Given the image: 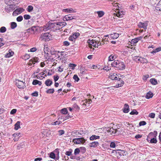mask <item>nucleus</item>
<instances>
[{
    "instance_id": "1",
    "label": "nucleus",
    "mask_w": 161,
    "mask_h": 161,
    "mask_svg": "<svg viewBox=\"0 0 161 161\" xmlns=\"http://www.w3.org/2000/svg\"><path fill=\"white\" fill-rule=\"evenodd\" d=\"M112 153H115L117 158L120 159L122 160L124 158L123 157L126 156L127 154L126 151L121 150H113Z\"/></svg>"
},
{
    "instance_id": "2",
    "label": "nucleus",
    "mask_w": 161,
    "mask_h": 161,
    "mask_svg": "<svg viewBox=\"0 0 161 161\" xmlns=\"http://www.w3.org/2000/svg\"><path fill=\"white\" fill-rule=\"evenodd\" d=\"M52 39V36L50 34L47 32L42 34L40 38V40L45 41H49Z\"/></svg>"
},
{
    "instance_id": "3",
    "label": "nucleus",
    "mask_w": 161,
    "mask_h": 161,
    "mask_svg": "<svg viewBox=\"0 0 161 161\" xmlns=\"http://www.w3.org/2000/svg\"><path fill=\"white\" fill-rule=\"evenodd\" d=\"M66 24V23L64 22L54 23V28L53 30H59L64 26Z\"/></svg>"
},
{
    "instance_id": "4",
    "label": "nucleus",
    "mask_w": 161,
    "mask_h": 161,
    "mask_svg": "<svg viewBox=\"0 0 161 161\" xmlns=\"http://www.w3.org/2000/svg\"><path fill=\"white\" fill-rule=\"evenodd\" d=\"M87 42L88 43L89 47L91 48H92V47H98V43L97 44V42L95 40H89L87 41Z\"/></svg>"
},
{
    "instance_id": "5",
    "label": "nucleus",
    "mask_w": 161,
    "mask_h": 161,
    "mask_svg": "<svg viewBox=\"0 0 161 161\" xmlns=\"http://www.w3.org/2000/svg\"><path fill=\"white\" fill-rule=\"evenodd\" d=\"M43 30L46 31L52 28L53 30L54 28V23H48L46 25L43 26Z\"/></svg>"
},
{
    "instance_id": "6",
    "label": "nucleus",
    "mask_w": 161,
    "mask_h": 161,
    "mask_svg": "<svg viewBox=\"0 0 161 161\" xmlns=\"http://www.w3.org/2000/svg\"><path fill=\"white\" fill-rule=\"evenodd\" d=\"M72 142L76 144H83L85 142L86 140L83 138H80L73 139Z\"/></svg>"
},
{
    "instance_id": "7",
    "label": "nucleus",
    "mask_w": 161,
    "mask_h": 161,
    "mask_svg": "<svg viewBox=\"0 0 161 161\" xmlns=\"http://www.w3.org/2000/svg\"><path fill=\"white\" fill-rule=\"evenodd\" d=\"M106 130L107 132L109 133L110 134H115L117 131L116 129H114L113 127H109L106 128Z\"/></svg>"
},
{
    "instance_id": "8",
    "label": "nucleus",
    "mask_w": 161,
    "mask_h": 161,
    "mask_svg": "<svg viewBox=\"0 0 161 161\" xmlns=\"http://www.w3.org/2000/svg\"><path fill=\"white\" fill-rule=\"evenodd\" d=\"M24 11V9L22 8H17L15 10L13 13V15L15 16L20 14Z\"/></svg>"
},
{
    "instance_id": "9",
    "label": "nucleus",
    "mask_w": 161,
    "mask_h": 161,
    "mask_svg": "<svg viewBox=\"0 0 161 161\" xmlns=\"http://www.w3.org/2000/svg\"><path fill=\"white\" fill-rule=\"evenodd\" d=\"M73 19H75V17L71 14L66 15L63 18L64 21H69Z\"/></svg>"
},
{
    "instance_id": "10",
    "label": "nucleus",
    "mask_w": 161,
    "mask_h": 161,
    "mask_svg": "<svg viewBox=\"0 0 161 161\" xmlns=\"http://www.w3.org/2000/svg\"><path fill=\"white\" fill-rule=\"evenodd\" d=\"M147 22L146 21L144 23L142 22H139L138 24V26L139 28H143L145 30H146L147 28Z\"/></svg>"
},
{
    "instance_id": "11",
    "label": "nucleus",
    "mask_w": 161,
    "mask_h": 161,
    "mask_svg": "<svg viewBox=\"0 0 161 161\" xmlns=\"http://www.w3.org/2000/svg\"><path fill=\"white\" fill-rule=\"evenodd\" d=\"M16 85L19 88H23L25 85V82L23 81H19V80H17L16 81Z\"/></svg>"
},
{
    "instance_id": "12",
    "label": "nucleus",
    "mask_w": 161,
    "mask_h": 161,
    "mask_svg": "<svg viewBox=\"0 0 161 161\" xmlns=\"http://www.w3.org/2000/svg\"><path fill=\"white\" fill-rule=\"evenodd\" d=\"M37 28L36 26H33L31 28L27 30V31L25 33L27 35L29 32H31V33L34 34L37 31Z\"/></svg>"
},
{
    "instance_id": "13",
    "label": "nucleus",
    "mask_w": 161,
    "mask_h": 161,
    "mask_svg": "<svg viewBox=\"0 0 161 161\" xmlns=\"http://www.w3.org/2000/svg\"><path fill=\"white\" fill-rule=\"evenodd\" d=\"M39 59L37 58H31L28 63V64L29 66H31L32 64H34L36 63L37 62Z\"/></svg>"
},
{
    "instance_id": "14",
    "label": "nucleus",
    "mask_w": 161,
    "mask_h": 161,
    "mask_svg": "<svg viewBox=\"0 0 161 161\" xmlns=\"http://www.w3.org/2000/svg\"><path fill=\"white\" fill-rule=\"evenodd\" d=\"M142 36H140L136 38L131 40L130 43L132 44L135 45L138 42V41L140 40L141 39H142Z\"/></svg>"
},
{
    "instance_id": "15",
    "label": "nucleus",
    "mask_w": 161,
    "mask_h": 161,
    "mask_svg": "<svg viewBox=\"0 0 161 161\" xmlns=\"http://www.w3.org/2000/svg\"><path fill=\"white\" fill-rule=\"evenodd\" d=\"M49 130L47 129H43L41 133L42 137H46L49 135L48 133Z\"/></svg>"
},
{
    "instance_id": "16",
    "label": "nucleus",
    "mask_w": 161,
    "mask_h": 161,
    "mask_svg": "<svg viewBox=\"0 0 161 161\" xmlns=\"http://www.w3.org/2000/svg\"><path fill=\"white\" fill-rule=\"evenodd\" d=\"M118 82L116 86V87H119L121 86L124 84V82L120 78H118Z\"/></svg>"
},
{
    "instance_id": "17",
    "label": "nucleus",
    "mask_w": 161,
    "mask_h": 161,
    "mask_svg": "<svg viewBox=\"0 0 161 161\" xmlns=\"http://www.w3.org/2000/svg\"><path fill=\"white\" fill-rule=\"evenodd\" d=\"M156 10L159 12H161V1H159L156 6Z\"/></svg>"
},
{
    "instance_id": "18",
    "label": "nucleus",
    "mask_w": 161,
    "mask_h": 161,
    "mask_svg": "<svg viewBox=\"0 0 161 161\" xmlns=\"http://www.w3.org/2000/svg\"><path fill=\"white\" fill-rule=\"evenodd\" d=\"M125 66L124 63L123 62H120L118 68L120 70H123L125 69Z\"/></svg>"
},
{
    "instance_id": "19",
    "label": "nucleus",
    "mask_w": 161,
    "mask_h": 161,
    "mask_svg": "<svg viewBox=\"0 0 161 161\" xmlns=\"http://www.w3.org/2000/svg\"><path fill=\"white\" fill-rule=\"evenodd\" d=\"M99 145V143L97 142H92L89 144V146L91 147H97Z\"/></svg>"
},
{
    "instance_id": "20",
    "label": "nucleus",
    "mask_w": 161,
    "mask_h": 161,
    "mask_svg": "<svg viewBox=\"0 0 161 161\" xmlns=\"http://www.w3.org/2000/svg\"><path fill=\"white\" fill-rule=\"evenodd\" d=\"M109 77L110 79L113 80H117L118 79L117 77V74L115 73L110 74Z\"/></svg>"
},
{
    "instance_id": "21",
    "label": "nucleus",
    "mask_w": 161,
    "mask_h": 161,
    "mask_svg": "<svg viewBox=\"0 0 161 161\" xmlns=\"http://www.w3.org/2000/svg\"><path fill=\"white\" fill-rule=\"evenodd\" d=\"M119 62L120 61L118 60H115L113 62L111 63V64L113 67H118Z\"/></svg>"
},
{
    "instance_id": "22",
    "label": "nucleus",
    "mask_w": 161,
    "mask_h": 161,
    "mask_svg": "<svg viewBox=\"0 0 161 161\" xmlns=\"http://www.w3.org/2000/svg\"><path fill=\"white\" fill-rule=\"evenodd\" d=\"M117 58V56L115 54H113L111 55L108 57V61H114Z\"/></svg>"
},
{
    "instance_id": "23",
    "label": "nucleus",
    "mask_w": 161,
    "mask_h": 161,
    "mask_svg": "<svg viewBox=\"0 0 161 161\" xmlns=\"http://www.w3.org/2000/svg\"><path fill=\"white\" fill-rule=\"evenodd\" d=\"M129 107L128 105L127 104H125L123 109V112L125 113H127L129 111Z\"/></svg>"
},
{
    "instance_id": "24",
    "label": "nucleus",
    "mask_w": 161,
    "mask_h": 161,
    "mask_svg": "<svg viewBox=\"0 0 161 161\" xmlns=\"http://www.w3.org/2000/svg\"><path fill=\"white\" fill-rule=\"evenodd\" d=\"M14 52L11 50V49H10L8 51V53H7L6 55L5 56V57L6 58H9L14 55Z\"/></svg>"
},
{
    "instance_id": "25",
    "label": "nucleus",
    "mask_w": 161,
    "mask_h": 161,
    "mask_svg": "<svg viewBox=\"0 0 161 161\" xmlns=\"http://www.w3.org/2000/svg\"><path fill=\"white\" fill-rule=\"evenodd\" d=\"M62 11L64 12H67L68 13H69L75 12L73 10V9L71 8L64 9H63Z\"/></svg>"
},
{
    "instance_id": "26",
    "label": "nucleus",
    "mask_w": 161,
    "mask_h": 161,
    "mask_svg": "<svg viewBox=\"0 0 161 161\" xmlns=\"http://www.w3.org/2000/svg\"><path fill=\"white\" fill-rule=\"evenodd\" d=\"M21 122L20 121H18L14 125V129L15 130H17L19 129L20 128V125Z\"/></svg>"
},
{
    "instance_id": "27",
    "label": "nucleus",
    "mask_w": 161,
    "mask_h": 161,
    "mask_svg": "<svg viewBox=\"0 0 161 161\" xmlns=\"http://www.w3.org/2000/svg\"><path fill=\"white\" fill-rule=\"evenodd\" d=\"M114 15H116L117 17L119 18L122 17L124 15L123 13V12L122 11L120 12H117L116 13L114 14Z\"/></svg>"
},
{
    "instance_id": "28",
    "label": "nucleus",
    "mask_w": 161,
    "mask_h": 161,
    "mask_svg": "<svg viewBox=\"0 0 161 161\" xmlns=\"http://www.w3.org/2000/svg\"><path fill=\"white\" fill-rule=\"evenodd\" d=\"M153 95V93L152 92L149 91L147 93L145 97L146 98L148 99L152 97Z\"/></svg>"
},
{
    "instance_id": "29",
    "label": "nucleus",
    "mask_w": 161,
    "mask_h": 161,
    "mask_svg": "<svg viewBox=\"0 0 161 161\" xmlns=\"http://www.w3.org/2000/svg\"><path fill=\"white\" fill-rule=\"evenodd\" d=\"M52 83L53 82L49 79L47 80L45 82V84L47 86H50Z\"/></svg>"
},
{
    "instance_id": "30",
    "label": "nucleus",
    "mask_w": 161,
    "mask_h": 161,
    "mask_svg": "<svg viewBox=\"0 0 161 161\" xmlns=\"http://www.w3.org/2000/svg\"><path fill=\"white\" fill-rule=\"evenodd\" d=\"M150 82L153 85H156L158 83L157 80L154 78L150 79Z\"/></svg>"
},
{
    "instance_id": "31",
    "label": "nucleus",
    "mask_w": 161,
    "mask_h": 161,
    "mask_svg": "<svg viewBox=\"0 0 161 161\" xmlns=\"http://www.w3.org/2000/svg\"><path fill=\"white\" fill-rule=\"evenodd\" d=\"M99 138L100 136H99L93 135L91 137H90V140L92 141L94 140L99 139Z\"/></svg>"
},
{
    "instance_id": "32",
    "label": "nucleus",
    "mask_w": 161,
    "mask_h": 161,
    "mask_svg": "<svg viewBox=\"0 0 161 161\" xmlns=\"http://www.w3.org/2000/svg\"><path fill=\"white\" fill-rule=\"evenodd\" d=\"M119 34L118 33H114L110 35V37L113 39H117L119 36Z\"/></svg>"
},
{
    "instance_id": "33",
    "label": "nucleus",
    "mask_w": 161,
    "mask_h": 161,
    "mask_svg": "<svg viewBox=\"0 0 161 161\" xmlns=\"http://www.w3.org/2000/svg\"><path fill=\"white\" fill-rule=\"evenodd\" d=\"M97 13L98 14V16L99 17H102L104 14V12L103 11H97Z\"/></svg>"
},
{
    "instance_id": "34",
    "label": "nucleus",
    "mask_w": 161,
    "mask_h": 161,
    "mask_svg": "<svg viewBox=\"0 0 161 161\" xmlns=\"http://www.w3.org/2000/svg\"><path fill=\"white\" fill-rule=\"evenodd\" d=\"M17 26L16 23L15 22H12L11 24V27L12 29H14L16 28Z\"/></svg>"
},
{
    "instance_id": "35",
    "label": "nucleus",
    "mask_w": 161,
    "mask_h": 161,
    "mask_svg": "<svg viewBox=\"0 0 161 161\" xmlns=\"http://www.w3.org/2000/svg\"><path fill=\"white\" fill-rule=\"evenodd\" d=\"M140 62L142 63H145L147 62V60L145 58L141 57Z\"/></svg>"
},
{
    "instance_id": "36",
    "label": "nucleus",
    "mask_w": 161,
    "mask_h": 161,
    "mask_svg": "<svg viewBox=\"0 0 161 161\" xmlns=\"http://www.w3.org/2000/svg\"><path fill=\"white\" fill-rule=\"evenodd\" d=\"M72 116L68 115L66 116H62L61 119H63L64 121L71 118Z\"/></svg>"
},
{
    "instance_id": "37",
    "label": "nucleus",
    "mask_w": 161,
    "mask_h": 161,
    "mask_svg": "<svg viewBox=\"0 0 161 161\" xmlns=\"http://www.w3.org/2000/svg\"><path fill=\"white\" fill-rule=\"evenodd\" d=\"M61 112L62 114H67V113L68 112V111H67V110L66 108H64L62 109L61 110Z\"/></svg>"
},
{
    "instance_id": "38",
    "label": "nucleus",
    "mask_w": 161,
    "mask_h": 161,
    "mask_svg": "<svg viewBox=\"0 0 161 161\" xmlns=\"http://www.w3.org/2000/svg\"><path fill=\"white\" fill-rule=\"evenodd\" d=\"M54 91V90L53 89H49L46 91V93H53Z\"/></svg>"
},
{
    "instance_id": "39",
    "label": "nucleus",
    "mask_w": 161,
    "mask_h": 161,
    "mask_svg": "<svg viewBox=\"0 0 161 161\" xmlns=\"http://www.w3.org/2000/svg\"><path fill=\"white\" fill-rule=\"evenodd\" d=\"M33 8L32 6L29 5L28 6L27 9L29 12H31L33 10Z\"/></svg>"
},
{
    "instance_id": "40",
    "label": "nucleus",
    "mask_w": 161,
    "mask_h": 161,
    "mask_svg": "<svg viewBox=\"0 0 161 161\" xmlns=\"http://www.w3.org/2000/svg\"><path fill=\"white\" fill-rule=\"evenodd\" d=\"M46 48H47V47H44V52H45L44 56H45V58L46 59H47L49 57V54H48V52H47L45 51Z\"/></svg>"
},
{
    "instance_id": "41",
    "label": "nucleus",
    "mask_w": 161,
    "mask_h": 161,
    "mask_svg": "<svg viewBox=\"0 0 161 161\" xmlns=\"http://www.w3.org/2000/svg\"><path fill=\"white\" fill-rule=\"evenodd\" d=\"M138 113V112L136 109H134L130 113V114L131 115L137 114Z\"/></svg>"
},
{
    "instance_id": "42",
    "label": "nucleus",
    "mask_w": 161,
    "mask_h": 161,
    "mask_svg": "<svg viewBox=\"0 0 161 161\" xmlns=\"http://www.w3.org/2000/svg\"><path fill=\"white\" fill-rule=\"evenodd\" d=\"M150 142L151 143H156L157 142V141L156 138H153L151 139Z\"/></svg>"
},
{
    "instance_id": "43",
    "label": "nucleus",
    "mask_w": 161,
    "mask_h": 161,
    "mask_svg": "<svg viewBox=\"0 0 161 161\" xmlns=\"http://www.w3.org/2000/svg\"><path fill=\"white\" fill-rule=\"evenodd\" d=\"M30 57L29 55L27 54H25L23 57V58L25 60L28 59Z\"/></svg>"
},
{
    "instance_id": "44",
    "label": "nucleus",
    "mask_w": 161,
    "mask_h": 161,
    "mask_svg": "<svg viewBox=\"0 0 161 161\" xmlns=\"http://www.w3.org/2000/svg\"><path fill=\"white\" fill-rule=\"evenodd\" d=\"M6 30V28L4 26L1 27L0 29V32L2 33H4L5 32Z\"/></svg>"
},
{
    "instance_id": "45",
    "label": "nucleus",
    "mask_w": 161,
    "mask_h": 161,
    "mask_svg": "<svg viewBox=\"0 0 161 161\" xmlns=\"http://www.w3.org/2000/svg\"><path fill=\"white\" fill-rule=\"evenodd\" d=\"M141 57H139L138 56H136L134 57V59L136 62H140V59Z\"/></svg>"
},
{
    "instance_id": "46",
    "label": "nucleus",
    "mask_w": 161,
    "mask_h": 161,
    "mask_svg": "<svg viewBox=\"0 0 161 161\" xmlns=\"http://www.w3.org/2000/svg\"><path fill=\"white\" fill-rule=\"evenodd\" d=\"M69 66L70 67L71 69H74L75 67L76 66V65L74 64H70Z\"/></svg>"
},
{
    "instance_id": "47",
    "label": "nucleus",
    "mask_w": 161,
    "mask_h": 161,
    "mask_svg": "<svg viewBox=\"0 0 161 161\" xmlns=\"http://www.w3.org/2000/svg\"><path fill=\"white\" fill-rule=\"evenodd\" d=\"M50 157L52 158H55V154L53 152H51L50 153Z\"/></svg>"
},
{
    "instance_id": "48",
    "label": "nucleus",
    "mask_w": 161,
    "mask_h": 161,
    "mask_svg": "<svg viewBox=\"0 0 161 161\" xmlns=\"http://www.w3.org/2000/svg\"><path fill=\"white\" fill-rule=\"evenodd\" d=\"M31 16L28 14H25L24 16V18L25 19H29L31 18Z\"/></svg>"
},
{
    "instance_id": "49",
    "label": "nucleus",
    "mask_w": 161,
    "mask_h": 161,
    "mask_svg": "<svg viewBox=\"0 0 161 161\" xmlns=\"http://www.w3.org/2000/svg\"><path fill=\"white\" fill-rule=\"evenodd\" d=\"M23 18L22 16H20L17 17L16 19L17 21L18 22H20L23 20Z\"/></svg>"
},
{
    "instance_id": "50",
    "label": "nucleus",
    "mask_w": 161,
    "mask_h": 161,
    "mask_svg": "<svg viewBox=\"0 0 161 161\" xmlns=\"http://www.w3.org/2000/svg\"><path fill=\"white\" fill-rule=\"evenodd\" d=\"M75 38L76 39L79 36H80V34L79 32H76L74 33L73 35Z\"/></svg>"
},
{
    "instance_id": "51",
    "label": "nucleus",
    "mask_w": 161,
    "mask_h": 161,
    "mask_svg": "<svg viewBox=\"0 0 161 161\" xmlns=\"http://www.w3.org/2000/svg\"><path fill=\"white\" fill-rule=\"evenodd\" d=\"M110 147L111 148H114L115 147V143L114 142H111L110 145Z\"/></svg>"
},
{
    "instance_id": "52",
    "label": "nucleus",
    "mask_w": 161,
    "mask_h": 161,
    "mask_svg": "<svg viewBox=\"0 0 161 161\" xmlns=\"http://www.w3.org/2000/svg\"><path fill=\"white\" fill-rule=\"evenodd\" d=\"M61 123L60 121H56L55 122H53L51 123L52 125H59Z\"/></svg>"
},
{
    "instance_id": "53",
    "label": "nucleus",
    "mask_w": 161,
    "mask_h": 161,
    "mask_svg": "<svg viewBox=\"0 0 161 161\" xmlns=\"http://www.w3.org/2000/svg\"><path fill=\"white\" fill-rule=\"evenodd\" d=\"M73 79L75 80V81H78L79 80V79L77 75H74Z\"/></svg>"
},
{
    "instance_id": "54",
    "label": "nucleus",
    "mask_w": 161,
    "mask_h": 161,
    "mask_svg": "<svg viewBox=\"0 0 161 161\" xmlns=\"http://www.w3.org/2000/svg\"><path fill=\"white\" fill-rule=\"evenodd\" d=\"M37 50V48H36V47H33V48H31L30 49V52H35ZM28 51L29 52V51Z\"/></svg>"
},
{
    "instance_id": "55",
    "label": "nucleus",
    "mask_w": 161,
    "mask_h": 161,
    "mask_svg": "<svg viewBox=\"0 0 161 161\" xmlns=\"http://www.w3.org/2000/svg\"><path fill=\"white\" fill-rule=\"evenodd\" d=\"M75 39L73 35H72L71 36H70V37L69 38V40L70 41H73L74 40H75Z\"/></svg>"
},
{
    "instance_id": "56",
    "label": "nucleus",
    "mask_w": 161,
    "mask_h": 161,
    "mask_svg": "<svg viewBox=\"0 0 161 161\" xmlns=\"http://www.w3.org/2000/svg\"><path fill=\"white\" fill-rule=\"evenodd\" d=\"M155 116V114L153 113H151L149 114V117L152 118H154Z\"/></svg>"
},
{
    "instance_id": "57",
    "label": "nucleus",
    "mask_w": 161,
    "mask_h": 161,
    "mask_svg": "<svg viewBox=\"0 0 161 161\" xmlns=\"http://www.w3.org/2000/svg\"><path fill=\"white\" fill-rule=\"evenodd\" d=\"M58 135L61 136L64 133V130H59L58 131Z\"/></svg>"
},
{
    "instance_id": "58",
    "label": "nucleus",
    "mask_w": 161,
    "mask_h": 161,
    "mask_svg": "<svg viewBox=\"0 0 161 161\" xmlns=\"http://www.w3.org/2000/svg\"><path fill=\"white\" fill-rule=\"evenodd\" d=\"M149 75H144L143 77V79L145 81L147 80V79L148 78Z\"/></svg>"
},
{
    "instance_id": "59",
    "label": "nucleus",
    "mask_w": 161,
    "mask_h": 161,
    "mask_svg": "<svg viewBox=\"0 0 161 161\" xmlns=\"http://www.w3.org/2000/svg\"><path fill=\"white\" fill-rule=\"evenodd\" d=\"M124 125L127 127V128L129 127V126L130 125H131V124L129 122H124Z\"/></svg>"
},
{
    "instance_id": "60",
    "label": "nucleus",
    "mask_w": 161,
    "mask_h": 161,
    "mask_svg": "<svg viewBox=\"0 0 161 161\" xmlns=\"http://www.w3.org/2000/svg\"><path fill=\"white\" fill-rule=\"evenodd\" d=\"M146 123L145 121H141L139 123V125L140 126L144 125L146 124Z\"/></svg>"
},
{
    "instance_id": "61",
    "label": "nucleus",
    "mask_w": 161,
    "mask_h": 161,
    "mask_svg": "<svg viewBox=\"0 0 161 161\" xmlns=\"http://www.w3.org/2000/svg\"><path fill=\"white\" fill-rule=\"evenodd\" d=\"M110 69V68H109L108 66H104L103 68V69L107 71L109 70Z\"/></svg>"
},
{
    "instance_id": "62",
    "label": "nucleus",
    "mask_w": 161,
    "mask_h": 161,
    "mask_svg": "<svg viewBox=\"0 0 161 161\" xmlns=\"http://www.w3.org/2000/svg\"><path fill=\"white\" fill-rule=\"evenodd\" d=\"M63 44L64 46H68L69 45V43L67 41H65L64 42Z\"/></svg>"
},
{
    "instance_id": "63",
    "label": "nucleus",
    "mask_w": 161,
    "mask_h": 161,
    "mask_svg": "<svg viewBox=\"0 0 161 161\" xmlns=\"http://www.w3.org/2000/svg\"><path fill=\"white\" fill-rule=\"evenodd\" d=\"M20 135V133H14V134L13 135V136L14 137H16L17 136H19V135Z\"/></svg>"
},
{
    "instance_id": "64",
    "label": "nucleus",
    "mask_w": 161,
    "mask_h": 161,
    "mask_svg": "<svg viewBox=\"0 0 161 161\" xmlns=\"http://www.w3.org/2000/svg\"><path fill=\"white\" fill-rule=\"evenodd\" d=\"M80 152V150L79 148H76L75 150V154L76 155L78 154Z\"/></svg>"
}]
</instances>
